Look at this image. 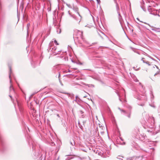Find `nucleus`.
<instances>
[{"mask_svg":"<svg viewBox=\"0 0 160 160\" xmlns=\"http://www.w3.org/2000/svg\"><path fill=\"white\" fill-rule=\"evenodd\" d=\"M155 121L153 117L152 116H149V115H147L146 118V120H142V123L143 124V127L145 129L147 128H149L147 129V131L150 133L151 135H154L160 131V125L158 127L155 128L154 131H153V127Z\"/></svg>","mask_w":160,"mask_h":160,"instance_id":"nucleus-1","label":"nucleus"},{"mask_svg":"<svg viewBox=\"0 0 160 160\" xmlns=\"http://www.w3.org/2000/svg\"><path fill=\"white\" fill-rule=\"evenodd\" d=\"M73 38L76 41H77L78 43L82 44L85 40L82 36V32L81 31L76 30L73 34Z\"/></svg>","mask_w":160,"mask_h":160,"instance_id":"nucleus-2","label":"nucleus"},{"mask_svg":"<svg viewBox=\"0 0 160 160\" xmlns=\"http://www.w3.org/2000/svg\"><path fill=\"white\" fill-rule=\"evenodd\" d=\"M73 9L74 11L76 12L78 14V17H77L74 15H71V14L70 13L69 14L70 15H71V17H72L75 20H76L77 21H79L80 22L81 20V17L79 14L78 12V8L77 7H73Z\"/></svg>","mask_w":160,"mask_h":160,"instance_id":"nucleus-3","label":"nucleus"},{"mask_svg":"<svg viewBox=\"0 0 160 160\" xmlns=\"http://www.w3.org/2000/svg\"><path fill=\"white\" fill-rule=\"evenodd\" d=\"M90 135L94 137L99 136V130L98 127H94V128L92 129L90 131Z\"/></svg>","mask_w":160,"mask_h":160,"instance_id":"nucleus-4","label":"nucleus"},{"mask_svg":"<svg viewBox=\"0 0 160 160\" xmlns=\"http://www.w3.org/2000/svg\"><path fill=\"white\" fill-rule=\"evenodd\" d=\"M148 11L150 12L151 14H153L154 15H157V10H154L153 8H148Z\"/></svg>","mask_w":160,"mask_h":160,"instance_id":"nucleus-5","label":"nucleus"},{"mask_svg":"<svg viewBox=\"0 0 160 160\" xmlns=\"http://www.w3.org/2000/svg\"><path fill=\"white\" fill-rule=\"evenodd\" d=\"M10 95H9V96L11 98V99L12 100V96L11 95V94H15V91L14 90L12 85L11 84V85L10 87Z\"/></svg>","mask_w":160,"mask_h":160,"instance_id":"nucleus-6","label":"nucleus"},{"mask_svg":"<svg viewBox=\"0 0 160 160\" xmlns=\"http://www.w3.org/2000/svg\"><path fill=\"white\" fill-rule=\"evenodd\" d=\"M121 113L127 116L129 118L130 117L131 112L130 111H121Z\"/></svg>","mask_w":160,"mask_h":160,"instance_id":"nucleus-7","label":"nucleus"},{"mask_svg":"<svg viewBox=\"0 0 160 160\" xmlns=\"http://www.w3.org/2000/svg\"><path fill=\"white\" fill-rule=\"evenodd\" d=\"M153 68H155V70L156 71V73H155L154 74V76H155L156 75L159 74L160 70L159 69L158 66L156 65H154Z\"/></svg>","mask_w":160,"mask_h":160,"instance_id":"nucleus-8","label":"nucleus"},{"mask_svg":"<svg viewBox=\"0 0 160 160\" xmlns=\"http://www.w3.org/2000/svg\"><path fill=\"white\" fill-rule=\"evenodd\" d=\"M142 156H139L138 157H133L131 158L130 160H142Z\"/></svg>","mask_w":160,"mask_h":160,"instance_id":"nucleus-9","label":"nucleus"},{"mask_svg":"<svg viewBox=\"0 0 160 160\" xmlns=\"http://www.w3.org/2000/svg\"><path fill=\"white\" fill-rule=\"evenodd\" d=\"M100 124H99V128H98L99 132H100L102 134H103L104 133V132L102 131V130H103V128L105 129V128L104 127L102 126H100Z\"/></svg>","mask_w":160,"mask_h":160,"instance_id":"nucleus-10","label":"nucleus"},{"mask_svg":"<svg viewBox=\"0 0 160 160\" xmlns=\"http://www.w3.org/2000/svg\"><path fill=\"white\" fill-rule=\"evenodd\" d=\"M118 18L119 21L120 22L121 25L122 26V21H123V19H122V17L120 14V12H118Z\"/></svg>","mask_w":160,"mask_h":160,"instance_id":"nucleus-11","label":"nucleus"},{"mask_svg":"<svg viewBox=\"0 0 160 160\" xmlns=\"http://www.w3.org/2000/svg\"><path fill=\"white\" fill-rule=\"evenodd\" d=\"M114 1L116 3V10L117 12V13H118V12H119V6L118 4L116 2V0H114Z\"/></svg>","mask_w":160,"mask_h":160,"instance_id":"nucleus-12","label":"nucleus"},{"mask_svg":"<svg viewBox=\"0 0 160 160\" xmlns=\"http://www.w3.org/2000/svg\"><path fill=\"white\" fill-rule=\"evenodd\" d=\"M144 59L145 58H142V61L144 63H146L147 64H148L149 66H150L151 64L149 63V62H148V61H146L145 60H144Z\"/></svg>","mask_w":160,"mask_h":160,"instance_id":"nucleus-13","label":"nucleus"},{"mask_svg":"<svg viewBox=\"0 0 160 160\" xmlns=\"http://www.w3.org/2000/svg\"><path fill=\"white\" fill-rule=\"evenodd\" d=\"M83 112H82V111H80V114H81V117L82 118H85L86 116V115H84V114H83Z\"/></svg>","mask_w":160,"mask_h":160,"instance_id":"nucleus-14","label":"nucleus"},{"mask_svg":"<svg viewBox=\"0 0 160 160\" xmlns=\"http://www.w3.org/2000/svg\"><path fill=\"white\" fill-rule=\"evenodd\" d=\"M11 68H10V72H9V78H10V83H11L12 82V81L11 80Z\"/></svg>","mask_w":160,"mask_h":160,"instance_id":"nucleus-15","label":"nucleus"},{"mask_svg":"<svg viewBox=\"0 0 160 160\" xmlns=\"http://www.w3.org/2000/svg\"><path fill=\"white\" fill-rule=\"evenodd\" d=\"M152 30L156 32H160V28H155L154 29H152Z\"/></svg>","mask_w":160,"mask_h":160,"instance_id":"nucleus-16","label":"nucleus"},{"mask_svg":"<svg viewBox=\"0 0 160 160\" xmlns=\"http://www.w3.org/2000/svg\"><path fill=\"white\" fill-rule=\"evenodd\" d=\"M32 150H34L36 148V147H36V146H35L36 144H35V142H33L32 143Z\"/></svg>","mask_w":160,"mask_h":160,"instance_id":"nucleus-17","label":"nucleus"},{"mask_svg":"<svg viewBox=\"0 0 160 160\" xmlns=\"http://www.w3.org/2000/svg\"><path fill=\"white\" fill-rule=\"evenodd\" d=\"M141 137H142V139H145L146 137V135L144 133L142 134H141Z\"/></svg>","mask_w":160,"mask_h":160,"instance_id":"nucleus-18","label":"nucleus"},{"mask_svg":"<svg viewBox=\"0 0 160 160\" xmlns=\"http://www.w3.org/2000/svg\"><path fill=\"white\" fill-rule=\"evenodd\" d=\"M78 124L80 128L81 129H82L83 127V126L82 125H81L80 122L79 121H78Z\"/></svg>","mask_w":160,"mask_h":160,"instance_id":"nucleus-19","label":"nucleus"},{"mask_svg":"<svg viewBox=\"0 0 160 160\" xmlns=\"http://www.w3.org/2000/svg\"><path fill=\"white\" fill-rule=\"evenodd\" d=\"M30 26V24L29 23H28L27 24V32H28V28H29V27Z\"/></svg>","mask_w":160,"mask_h":160,"instance_id":"nucleus-20","label":"nucleus"},{"mask_svg":"<svg viewBox=\"0 0 160 160\" xmlns=\"http://www.w3.org/2000/svg\"><path fill=\"white\" fill-rule=\"evenodd\" d=\"M73 142H70V144L72 146H74V145H75V142L73 140Z\"/></svg>","mask_w":160,"mask_h":160,"instance_id":"nucleus-21","label":"nucleus"},{"mask_svg":"<svg viewBox=\"0 0 160 160\" xmlns=\"http://www.w3.org/2000/svg\"><path fill=\"white\" fill-rule=\"evenodd\" d=\"M64 72H71V71L69 69H68V70H65L64 71Z\"/></svg>","mask_w":160,"mask_h":160,"instance_id":"nucleus-22","label":"nucleus"},{"mask_svg":"<svg viewBox=\"0 0 160 160\" xmlns=\"http://www.w3.org/2000/svg\"><path fill=\"white\" fill-rule=\"evenodd\" d=\"M57 32L58 33H60L61 32V29H58Z\"/></svg>","mask_w":160,"mask_h":160,"instance_id":"nucleus-23","label":"nucleus"},{"mask_svg":"<svg viewBox=\"0 0 160 160\" xmlns=\"http://www.w3.org/2000/svg\"><path fill=\"white\" fill-rule=\"evenodd\" d=\"M54 43L57 45H58V43L57 41L55 40V39L54 41Z\"/></svg>","mask_w":160,"mask_h":160,"instance_id":"nucleus-24","label":"nucleus"},{"mask_svg":"<svg viewBox=\"0 0 160 160\" xmlns=\"http://www.w3.org/2000/svg\"><path fill=\"white\" fill-rule=\"evenodd\" d=\"M99 155H101L103 153H102V152H100L99 151L98 152V154Z\"/></svg>","mask_w":160,"mask_h":160,"instance_id":"nucleus-25","label":"nucleus"},{"mask_svg":"<svg viewBox=\"0 0 160 160\" xmlns=\"http://www.w3.org/2000/svg\"><path fill=\"white\" fill-rule=\"evenodd\" d=\"M98 4H100L101 2L100 0H96Z\"/></svg>","mask_w":160,"mask_h":160,"instance_id":"nucleus-26","label":"nucleus"},{"mask_svg":"<svg viewBox=\"0 0 160 160\" xmlns=\"http://www.w3.org/2000/svg\"><path fill=\"white\" fill-rule=\"evenodd\" d=\"M86 123V121H82V125H83V126H84V124Z\"/></svg>","mask_w":160,"mask_h":160,"instance_id":"nucleus-27","label":"nucleus"},{"mask_svg":"<svg viewBox=\"0 0 160 160\" xmlns=\"http://www.w3.org/2000/svg\"><path fill=\"white\" fill-rule=\"evenodd\" d=\"M149 58H151L154 61H156L154 58H153L151 56H148Z\"/></svg>","mask_w":160,"mask_h":160,"instance_id":"nucleus-28","label":"nucleus"},{"mask_svg":"<svg viewBox=\"0 0 160 160\" xmlns=\"http://www.w3.org/2000/svg\"><path fill=\"white\" fill-rule=\"evenodd\" d=\"M102 35H103V36H102V37H106V36L103 33H102Z\"/></svg>","mask_w":160,"mask_h":160,"instance_id":"nucleus-29","label":"nucleus"},{"mask_svg":"<svg viewBox=\"0 0 160 160\" xmlns=\"http://www.w3.org/2000/svg\"><path fill=\"white\" fill-rule=\"evenodd\" d=\"M55 145V144L54 143V142H52L51 143V145L52 146L54 145Z\"/></svg>","mask_w":160,"mask_h":160,"instance_id":"nucleus-30","label":"nucleus"},{"mask_svg":"<svg viewBox=\"0 0 160 160\" xmlns=\"http://www.w3.org/2000/svg\"><path fill=\"white\" fill-rule=\"evenodd\" d=\"M59 82H60V84H61L62 85V86H63V85L62 84V83L61 81L59 80Z\"/></svg>","mask_w":160,"mask_h":160,"instance_id":"nucleus-31","label":"nucleus"},{"mask_svg":"<svg viewBox=\"0 0 160 160\" xmlns=\"http://www.w3.org/2000/svg\"><path fill=\"white\" fill-rule=\"evenodd\" d=\"M39 154H40L39 153H38V154L37 155V157H38L39 156H40V154L39 155Z\"/></svg>","mask_w":160,"mask_h":160,"instance_id":"nucleus-32","label":"nucleus"},{"mask_svg":"<svg viewBox=\"0 0 160 160\" xmlns=\"http://www.w3.org/2000/svg\"><path fill=\"white\" fill-rule=\"evenodd\" d=\"M94 152H95V153H98V152L99 151H97L96 152H95V150H94Z\"/></svg>","mask_w":160,"mask_h":160,"instance_id":"nucleus-33","label":"nucleus"},{"mask_svg":"<svg viewBox=\"0 0 160 160\" xmlns=\"http://www.w3.org/2000/svg\"><path fill=\"white\" fill-rule=\"evenodd\" d=\"M59 53H58V52H55V55H57V54H59Z\"/></svg>","mask_w":160,"mask_h":160,"instance_id":"nucleus-34","label":"nucleus"},{"mask_svg":"<svg viewBox=\"0 0 160 160\" xmlns=\"http://www.w3.org/2000/svg\"><path fill=\"white\" fill-rule=\"evenodd\" d=\"M38 113H39V115H38V116H40V111H38Z\"/></svg>","mask_w":160,"mask_h":160,"instance_id":"nucleus-35","label":"nucleus"},{"mask_svg":"<svg viewBox=\"0 0 160 160\" xmlns=\"http://www.w3.org/2000/svg\"><path fill=\"white\" fill-rule=\"evenodd\" d=\"M34 111L33 113H36L37 111L35 110V111Z\"/></svg>","mask_w":160,"mask_h":160,"instance_id":"nucleus-36","label":"nucleus"},{"mask_svg":"<svg viewBox=\"0 0 160 160\" xmlns=\"http://www.w3.org/2000/svg\"><path fill=\"white\" fill-rule=\"evenodd\" d=\"M120 138L122 141H123V139L121 138Z\"/></svg>","mask_w":160,"mask_h":160,"instance_id":"nucleus-37","label":"nucleus"},{"mask_svg":"<svg viewBox=\"0 0 160 160\" xmlns=\"http://www.w3.org/2000/svg\"><path fill=\"white\" fill-rule=\"evenodd\" d=\"M158 13H160V9H159L158 10Z\"/></svg>","mask_w":160,"mask_h":160,"instance_id":"nucleus-38","label":"nucleus"},{"mask_svg":"<svg viewBox=\"0 0 160 160\" xmlns=\"http://www.w3.org/2000/svg\"><path fill=\"white\" fill-rule=\"evenodd\" d=\"M56 49V48H55V47H54V50H55Z\"/></svg>","mask_w":160,"mask_h":160,"instance_id":"nucleus-39","label":"nucleus"},{"mask_svg":"<svg viewBox=\"0 0 160 160\" xmlns=\"http://www.w3.org/2000/svg\"><path fill=\"white\" fill-rule=\"evenodd\" d=\"M157 15L159 17H160V15H159L158 14H157Z\"/></svg>","mask_w":160,"mask_h":160,"instance_id":"nucleus-40","label":"nucleus"},{"mask_svg":"<svg viewBox=\"0 0 160 160\" xmlns=\"http://www.w3.org/2000/svg\"><path fill=\"white\" fill-rule=\"evenodd\" d=\"M119 159L120 160H123L122 159V158H119Z\"/></svg>","mask_w":160,"mask_h":160,"instance_id":"nucleus-41","label":"nucleus"},{"mask_svg":"<svg viewBox=\"0 0 160 160\" xmlns=\"http://www.w3.org/2000/svg\"><path fill=\"white\" fill-rule=\"evenodd\" d=\"M132 108V107H130V109H131Z\"/></svg>","mask_w":160,"mask_h":160,"instance_id":"nucleus-42","label":"nucleus"},{"mask_svg":"<svg viewBox=\"0 0 160 160\" xmlns=\"http://www.w3.org/2000/svg\"><path fill=\"white\" fill-rule=\"evenodd\" d=\"M137 52V53H138V54H140V53H138V52Z\"/></svg>","mask_w":160,"mask_h":160,"instance_id":"nucleus-43","label":"nucleus"},{"mask_svg":"<svg viewBox=\"0 0 160 160\" xmlns=\"http://www.w3.org/2000/svg\"><path fill=\"white\" fill-rule=\"evenodd\" d=\"M57 116H58V117H59V115H58V114H57Z\"/></svg>","mask_w":160,"mask_h":160,"instance_id":"nucleus-44","label":"nucleus"},{"mask_svg":"<svg viewBox=\"0 0 160 160\" xmlns=\"http://www.w3.org/2000/svg\"><path fill=\"white\" fill-rule=\"evenodd\" d=\"M60 74L59 73V77H60Z\"/></svg>","mask_w":160,"mask_h":160,"instance_id":"nucleus-45","label":"nucleus"},{"mask_svg":"<svg viewBox=\"0 0 160 160\" xmlns=\"http://www.w3.org/2000/svg\"><path fill=\"white\" fill-rule=\"evenodd\" d=\"M159 109H160V106H159Z\"/></svg>","mask_w":160,"mask_h":160,"instance_id":"nucleus-46","label":"nucleus"},{"mask_svg":"<svg viewBox=\"0 0 160 160\" xmlns=\"http://www.w3.org/2000/svg\"><path fill=\"white\" fill-rule=\"evenodd\" d=\"M152 106V107H155V106Z\"/></svg>","mask_w":160,"mask_h":160,"instance_id":"nucleus-47","label":"nucleus"},{"mask_svg":"<svg viewBox=\"0 0 160 160\" xmlns=\"http://www.w3.org/2000/svg\"><path fill=\"white\" fill-rule=\"evenodd\" d=\"M84 85H87L86 84H84Z\"/></svg>","mask_w":160,"mask_h":160,"instance_id":"nucleus-48","label":"nucleus"},{"mask_svg":"<svg viewBox=\"0 0 160 160\" xmlns=\"http://www.w3.org/2000/svg\"><path fill=\"white\" fill-rule=\"evenodd\" d=\"M83 97H84V98H85V97H86V96H84Z\"/></svg>","mask_w":160,"mask_h":160,"instance_id":"nucleus-49","label":"nucleus"},{"mask_svg":"<svg viewBox=\"0 0 160 160\" xmlns=\"http://www.w3.org/2000/svg\"><path fill=\"white\" fill-rule=\"evenodd\" d=\"M32 110H34V109L33 108Z\"/></svg>","mask_w":160,"mask_h":160,"instance_id":"nucleus-50","label":"nucleus"},{"mask_svg":"<svg viewBox=\"0 0 160 160\" xmlns=\"http://www.w3.org/2000/svg\"><path fill=\"white\" fill-rule=\"evenodd\" d=\"M152 96L153 97V94H152Z\"/></svg>","mask_w":160,"mask_h":160,"instance_id":"nucleus-51","label":"nucleus"}]
</instances>
